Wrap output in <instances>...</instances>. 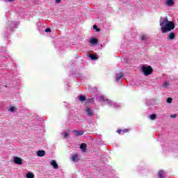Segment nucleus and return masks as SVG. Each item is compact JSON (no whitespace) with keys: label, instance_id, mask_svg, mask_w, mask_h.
I'll return each mask as SVG.
<instances>
[{"label":"nucleus","instance_id":"1","mask_svg":"<svg viewBox=\"0 0 178 178\" xmlns=\"http://www.w3.org/2000/svg\"><path fill=\"white\" fill-rule=\"evenodd\" d=\"M175 22L169 21L166 26L161 29V31L163 33H168V31H172V30H175Z\"/></svg>","mask_w":178,"mask_h":178},{"label":"nucleus","instance_id":"2","mask_svg":"<svg viewBox=\"0 0 178 178\" xmlns=\"http://www.w3.org/2000/svg\"><path fill=\"white\" fill-rule=\"evenodd\" d=\"M142 72L145 76H149V74H152L154 70L151 65H148L147 67L143 66L142 67Z\"/></svg>","mask_w":178,"mask_h":178},{"label":"nucleus","instance_id":"3","mask_svg":"<svg viewBox=\"0 0 178 178\" xmlns=\"http://www.w3.org/2000/svg\"><path fill=\"white\" fill-rule=\"evenodd\" d=\"M159 23H160L161 29H163V27H165L166 26V24H168L169 23V19H168V17H165L163 18L161 17Z\"/></svg>","mask_w":178,"mask_h":178},{"label":"nucleus","instance_id":"4","mask_svg":"<svg viewBox=\"0 0 178 178\" xmlns=\"http://www.w3.org/2000/svg\"><path fill=\"white\" fill-rule=\"evenodd\" d=\"M86 112L88 116H90V118H91L92 116H94V113H92V110L90 108V107L88 106L86 107Z\"/></svg>","mask_w":178,"mask_h":178},{"label":"nucleus","instance_id":"5","mask_svg":"<svg viewBox=\"0 0 178 178\" xmlns=\"http://www.w3.org/2000/svg\"><path fill=\"white\" fill-rule=\"evenodd\" d=\"M22 159H20L19 157H14V163H16L17 165H22L23 163L22 162Z\"/></svg>","mask_w":178,"mask_h":178},{"label":"nucleus","instance_id":"6","mask_svg":"<svg viewBox=\"0 0 178 178\" xmlns=\"http://www.w3.org/2000/svg\"><path fill=\"white\" fill-rule=\"evenodd\" d=\"M175 38H176V34L173 32L170 33L167 37V40H170L171 41L175 40Z\"/></svg>","mask_w":178,"mask_h":178},{"label":"nucleus","instance_id":"7","mask_svg":"<svg viewBox=\"0 0 178 178\" xmlns=\"http://www.w3.org/2000/svg\"><path fill=\"white\" fill-rule=\"evenodd\" d=\"M123 72H120L119 74H116V81H120L122 79H123Z\"/></svg>","mask_w":178,"mask_h":178},{"label":"nucleus","instance_id":"8","mask_svg":"<svg viewBox=\"0 0 178 178\" xmlns=\"http://www.w3.org/2000/svg\"><path fill=\"white\" fill-rule=\"evenodd\" d=\"M75 136H83L84 134L83 131L74 130Z\"/></svg>","mask_w":178,"mask_h":178},{"label":"nucleus","instance_id":"9","mask_svg":"<svg viewBox=\"0 0 178 178\" xmlns=\"http://www.w3.org/2000/svg\"><path fill=\"white\" fill-rule=\"evenodd\" d=\"M51 166H53L54 169H58V163H56V161H55V160L51 161Z\"/></svg>","mask_w":178,"mask_h":178},{"label":"nucleus","instance_id":"10","mask_svg":"<svg viewBox=\"0 0 178 178\" xmlns=\"http://www.w3.org/2000/svg\"><path fill=\"white\" fill-rule=\"evenodd\" d=\"M38 156H44L45 155V151L44 150H38L37 152Z\"/></svg>","mask_w":178,"mask_h":178},{"label":"nucleus","instance_id":"11","mask_svg":"<svg viewBox=\"0 0 178 178\" xmlns=\"http://www.w3.org/2000/svg\"><path fill=\"white\" fill-rule=\"evenodd\" d=\"M90 44H92L93 45H95L96 44H98V40L97 38H92L90 40Z\"/></svg>","mask_w":178,"mask_h":178},{"label":"nucleus","instance_id":"12","mask_svg":"<svg viewBox=\"0 0 178 178\" xmlns=\"http://www.w3.org/2000/svg\"><path fill=\"white\" fill-rule=\"evenodd\" d=\"M163 173H165V171H163V170H159V172H158V177H159V178H165V177H163Z\"/></svg>","mask_w":178,"mask_h":178},{"label":"nucleus","instance_id":"13","mask_svg":"<svg viewBox=\"0 0 178 178\" xmlns=\"http://www.w3.org/2000/svg\"><path fill=\"white\" fill-rule=\"evenodd\" d=\"M81 149H83V152H86V149L87 148V144L86 143H81L80 145Z\"/></svg>","mask_w":178,"mask_h":178},{"label":"nucleus","instance_id":"14","mask_svg":"<svg viewBox=\"0 0 178 178\" xmlns=\"http://www.w3.org/2000/svg\"><path fill=\"white\" fill-rule=\"evenodd\" d=\"M88 57L90 58L92 60H96V59H98V57L94 54H88Z\"/></svg>","mask_w":178,"mask_h":178},{"label":"nucleus","instance_id":"15","mask_svg":"<svg viewBox=\"0 0 178 178\" xmlns=\"http://www.w3.org/2000/svg\"><path fill=\"white\" fill-rule=\"evenodd\" d=\"M86 99H87L86 96L81 95L79 97V101H80L81 102H84V101H86Z\"/></svg>","mask_w":178,"mask_h":178},{"label":"nucleus","instance_id":"16","mask_svg":"<svg viewBox=\"0 0 178 178\" xmlns=\"http://www.w3.org/2000/svg\"><path fill=\"white\" fill-rule=\"evenodd\" d=\"M167 5H168V6H172V5H175V2L173 0H167Z\"/></svg>","mask_w":178,"mask_h":178},{"label":"nucleus","instance_id":"17","mask_svg":"<svg viewBox=\"0 0 178 178\" xmlns=\"http://www.w3.org/2000/svg\"><path fill=\"white\" fill-rule=\"evenodd\" d=\"M78 157H79V156L77 154H73L72 156V159H71L72 162H76Z\"/></svg>","mask_w":178,"mask_h":178},{"label":"nucleus","instance_id":"18","mask_svg":"<svg viewBox=\"0 0 178 178\" xmlns=\"http://www.w3.org/2000/svg\"><path fill=\"white\" fill-rule=\"evenodd\" d=\"M26 177L27 178H34V175H33V173H31V172H28L26 174Z\"/></svg>","mask_w":178,"mask_h":178},{"label":"nucleus","instance_id":"19","mask_svg":"<svg viewBox=\"0 0 178 178\" xmlns=\"http://www.w3.org/2000/svg\"><path fill=\"white\" fill-rule=\"evenodd\" d=\"M63 137L64 138H70V136H69V134L67 132L63 133Z\"/></svg>","mask_w":178,"mask_h":178},{"label":"nucleus","instance_id":"20","mask_svg":"<svg viewBox=\"0 0 178 178\" xmlns=\"http://www.w3.org/2000/svg\"><path fill=\"white\" fill-rule=\"evenodd\" d=\"M150 119H151L152 120H155V119H156V114H152V115H150Z\"/></svg>","mask_w":178,"mask_h":178},{"label":"nucleus","instance_id":"21","mask_svg":"<svg viewBox=\"0 0 178 178\" xmlns=\"http://www.w3.org/2000/svg\"><path fill=\"white\" fill-rule=\"evenodd\" d=\"M94 102V97H92L88 100V104H92Z\"/></svg>","mask_w":178,"mask_h":178},{"label":"nucleus","instance_id":"22","mask_svg":"<svg viewBox=\"0 0 178 178\" xmlns=\"http://www.w3.org/2000/svg\"><path fill=\"white\" fill-rule=\"evenodd\" d=\"M147 38V35H142L140 36V40H142V41H144V40H145Z\"/></svg>","mask_w":178,"mask_h":178},{"label":"nucleus","instance_id":"23","mask_svg":"<svg viewBox=\"0 0 178 178\" xmlns=\"http://www.w3.org/2000/svg\"><path fill=\"white\" fill-rule=\"evenodd\" d=\"M94 30H97V31H99V29H98V26L97 25H93Z\"/></svg>","mask_w":178,"mask_h":178},{"label":"nucleus","instance_id":"24","mask_svg":"<svg viewBox=\"0 0 178 178\" xmlns=\"http://www.w3.org/2000/svg\"><path fill=\"white\" fill-rule=\"evenodd\" d=\"M45 33H51V28H47L45 30H44Z\"/></svg>","mask_w":178,"mask_h":178},{"label":"nucleus","instance_id":"25","mask_svg":"<svg viewBox=\"0 0 178 178\" xmlns=\"http://www.w3.org/2000/svg\"><path fill=\"white\" fill-rule=\"evenodd\" d=\"M172 99L170 98V97H169V98L167 99V102H168V104H172Z\"/></svg>","mask_w":178,"mask_h":178},{"label":"nucleus","instance_id":"26","mask_svg":"<svg viewBox=\"0 0 178 178\" xmlns=\"http://www.w3.org/2000/svg\"><path fill=\"white\" fill-rule=\"evenodd\" d=\"M100 101H102V102H104L105 101V97L104 96H101Z\"/></svg>","mask_w":178,"mask_h":178},{"label":"nucleus","instance_id":"27","mask_svg":"<svg viewBox=\"0 0 178 178\" xmlns=\"http://www.w3.org/2000/svg\"><path fill=\"white\" fill-rule=\"evenodd\" d=\"M10 112H15V107L12 106L9 109Z\"/></svg>","mask_w":178,"mask_h":178},{"label":"nucleus","instance_id":"28","mask_svg":"<svg viewBox=\"0 0 178 178\" xmlns=\"http://www.w3.org/2000/svg\"><path fill=\"white\" fill-rule=\"evenodd\" d=\"M122 131L123 134L127 133L129 131V129H124L122 130Z\"/></svg>","mask_w":178,"mask_h":178},{"label":"nucleus","instance_id":"29","mask_svg":"<svg viewBox=\"0 0 178 178\" xmlns=\"http://www.w3.org/2000/svg\"><path fill=\"white\" fill-rule=\"evenodd\" d=\"M170 118H172L173 119H175V118H177V115L176 114L171 115Z\"/></svg>","mask_w":178,"mask_h":178},{"label":"nucleus","instance_id":"30","mask_svg":"<svg viewBox=\"0 0 178 178\" xmlns=\"http://www.w3.org/2000/svg\"><path fill=\"white\" fill-rule=\"evenodd\" d=\"M121 132H122V129L117 130V133H118V134H120Z\"/></svg>","mask_w":178,"mask_h":178},{"label":"nucleus","instance_id":"31","mask_svg":"<svg viewBox=\"0 0 178 178\" xmlns=\"http://www.w3.org/2000/svg\"><path fill=\"white\" fill-rule=\"evenodd\" d=\"M168 83L165 82L164 83V88H166V87H168Z\"/></svg>","mask_w":178,"mask_h":178},{"label":"nucleus","instance_id":"32","mask_svg":"<svg viewBox=\"0 0 178 178\" xmlns=\"http://www.w3.org/2000/svg\"><path fill=\"white\" fill-rule=\"evenodd\" d=\"M56 3H60V0H56Z\"/></svg>","mask_w":178,"mask_h":178},{"label":"nucleus","instance_id":"33","mask_svg":"<svg viewBox=\"0 0 178 178\" xmlns=\"http://www.w3.org/2000/svg\"><path fill=\"white\" fill-rule=\"evenodd\" d=\"M8 2H13L15 0H8Z\"/></svg>","mask_w":178,"mask_h":178}]
</instances>
